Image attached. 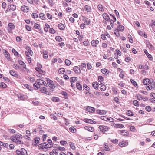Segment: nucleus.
Returning a JSON list of instances; mask_svg holds the SVG:
<instances>
[{
    "instance_id": "obj_8",
    "label": "nucleus",
    "mask_w": 155,
    "mask_h": 155,
    "mask_svg": "<svg viewBox=\"0 0 155 155\" xmlns=\"http://www.w3.org/2000/svg\"><path fill=\"white\" fill-rule=\"evenodd\" d=\"M99 41L97 40H92L91 42V44L93 46L96 47L97 45L99 43Z\"/></svg>"
},
{
    "instance_id": "obj_50",
    "label": "nucleus",
    "mask_w": 155,
    "mask_h": 155,
    "mask_svg": "<svg viewBox=\"0 0 155 155\" xmlns=\"http://www.w3.org/2000/svg\"><path fill=\"white\" fill-rule=\"evenodd\" d=\"M53 147V144H49L48 143H47L46 148H50Z\"/></svg>"
},
{
    "instance_id": "obj_33",
    "label": "nucleus",
    "mask_w": 155,
    "mask_h": 155,
    "mask_svg": "<svg viewBox=\"0 0 155 155\" xmlns=\"http://www.w3.org/2000/svg\"><path fill=\"white\" fill-rule=\"evenodd\" d=\"M117 30L122 31L124 29V26L122 25H119L117 27Z\"/></svg>"
},
{
    "instance_id": "obj_2",
    "label": "nucleus",
    "mask_w": 155,
    "mask_h": 155,
    "mask_svg": "<svg viewBox=\"0 0 155 155\" xmlns=\"http://www.w3.org/2000/svg\"><path fill=\"white\" fill-rule=\"evenodd\" d=\"M149 85L146 86V88L147 90H151L155 88V83L153 79L150 81V82H149Z\"/></svg>"
},
{
    "instance_id": "obj_18",
    "label": "nucleus",
    "mask_w": 155,
    "mask_h": 155,
    "mask_svg": "<svg viewBox=\"0 0 155 155\" xmlns=\"http://www.w3.org/2000/svg\"><path fill=\"white\" fill-rule=\"evenodd\" d=\"M8 8H9L11 10L14 11L16 9V6L15 5H10L8 6Z\"/></svg>"
},
{
    "instance_id": "obj_58",
    "label": "nucleus",
    "mask_w": 155,
    "mask_h": 155,
    "mask_svg": "<svg viewBox=\"0 0 155 155\" xmlns=\"http://www.w3.org/2000/svg\"><path fill=\"white\" fill-rule=\"evenodd\" d=\"M146 55L150 60H152L153 59L152 56L149 53H147Z\"/></svg>"
},
{
    "instance_id": "obj_59",
    "label": "nucleus",
    "mask_w": 155,
    "mask_h": 155,
    "mask_svg": "<svg viewBox=\"0 0 155 155\" xmlns=\"http://www.w3.org/2000/svg\"><path fill=\"white\" fill-rule=\"evenodd\" d=\"M111 141L113 143H114L115 144H117L118 142V140L117 139H115L114 140H111Z\"/></svg>"
},
{
    "instance_id": "obj_63",
    "label": "nucleus",
    "mask_w": 155,
    "mask_h": 155,
    "mask_svg": "<svg viewBox=\"0 0 155 155\" xmlns=\"http://www.w3.org/2000/svg\"><path fill=\"white\" fill-rule=\"evenodd\" d=\"M2 7L3 8L5 9L6 6V4L5 2H3L2 5Z\"/></svg>"
},
{
    "instance_id": "obj_39",
    "label": "nucleus",
    "mask_w": 155,
    "mask_h": 155,
    "mask_svg": "<svg viewBox=\"0 0 155 155\" xmlns=\"http://www.w3.org/2000/svg\"><path fill=\"white\" fill-rule=\"evenodd\" d=\"M65 63L68 66H69L71 64V61L68 59H66L65 61Z\"/></svg>"
},
{
    "instance_id": "obj_27",
    "label": "nucleus",
    "mask_w": 155,
    "mask_h": 155,
    "mask_svg": "<svg viewBox=\"0 0 155 155\" xmlns=\"http://www.w3.org/2000/svg\"><path fill=\"white\" fill-rule=\"evenodd\" d=\"M70 80L71 83L74 82L75 81H77L78 78L75 77L71 78H70Z\"/></svg>"
},
{
    "instance_id": "obj_34",
    "label": "nucleus",
    "mask_w": 155,
    "mask_h": 155,
    "mask_svg": "<svg viewBox=\"0 0 155 155\" xmlns=\"http://www.w3.org/2000/svg\"><path fill=\"white\" fill-rule=\"evenodd\" d=\"M147 47L150 49L152 50L154 48L153 46L151 45L150 43L148 42L147 44Z\"/></svg>"
},
{
    "instance_id": "obj_60",
    "label": "nucleus",
    "mask_w": 155,
    "mask_h": 155,
    "mask_svg": "<svg viewBox=\"0 0 155 155\" xmlns=\"http://www.w3.org/2000/svg\"><path fill=\"white\" fill-rule=\"evenodd\" d=\"M114 34L117 37H119L120 36L119 32L118 31L115 30L114 31Z\"/></svg>"
},
{
    "instance_id": "obj_62",
    "label": "nucleus",
    "mask_w": 155,
    "mask_h": 155,
    "mask_svg": "<svg viewBox=\"0 0 155 155\" xmlns=\"http://www.w3.org/2000/svg\"><path fill=\"white\" fill-rule=\"evenodd\" d=\"M83 87L84 89H86V90L87 91L89 90H90V88L88 87L86 84H84Z\"/></svg>"
},
{
    "instance_id": "obj_12",
    "label": "nucleus",
    "mask_w": 155,
    "mask_h": 155,
    "mask_svg": "<svg viewBox=\"0 0 155 155\" xmlns=\"http://www.w3.org/2000/svg\"><path fill=\"white\" fill-rule=\"evenodd\" d=\"M128 145V143L127 142L125 141H122L119 143V145L120 147H124L126 146H127Z\"/></svg>"
},
{
    "instance_id": "obj_28",
    "label": "nucleus",
    "mask_w": 155,
    "mask_h": 155,
    "mask_svg": "<svg viewBox=\"0 0 155 155\" xmlns=\"http://www.w3.org/2000/svg\"><path fill=\"white\" fill-rule=\"evenodd\" d=\"M47 143H43L41 144H40L39 147H40L42 149H43L45 148H46V145Z\"/></svg>"
},
{
    "instance_id": "obj_37",
    "label": "nucleus",
    "mask_w": 155,
    "mask_h": 155,
    "mask_svg": "<svg viewBox=\"0 0 155 155\" xmlns=\"http://www.w3.org/2000/svg\"><path fill=\"white\" fill-rule=\"evenodd\" d=\"M98 9L101 11H103L104 9L103 8V6L101 4H99L97 6Z\"/></svg>"
},
{
    "instance_id": "obj_17",
    "label": "nucleus",
    "mask_w": 155,
    "mask_h": 155,
    "mask_svg": "<svg viewBox=\"0 0 155 155\" xmlns=\"http://www.w3.org/2000/svg\"><path fill=\"white\" fill-rule=\"evenodd\" d=\"M73 70L76 73H81V70L80 68L77 66H74L73 68Z\"/></svg>"
},
{
    "instance_id": "obj_14",
    "label": "nucleus",
    "mask_w": 155,
    "mask_h": 155,
    "mask_svg": "<svg viewBox=\"0 0 155 155\" xmlns=\"http://www.w3.org/2000/svg\"><path fill=\"white\" fill-rule=\"evenodd\" d=\"M106 111L104 110H97V113L100 115L106 114Z\"/></svg>"
},
{
    "instance_id": "obj_38",
    "label": "nucleus",
    "mask_w": 155,
    "mask_h": 155,
    "mask_svg": "<svg viewBox=\"0 0 155 155\" xmlns=\"http://www.w3.org/2000/svg\"><path fill=\"white\" fill-rule=\"evenodd\" d=\"M45 27L44 28V30L46 32L48 31V29L50 28V26L47 23L45 24Z\"/></svg>"
},
{
    "instance_id": "obj_22",
    "label": "nucleus",
    "mask_w": 155,
    "mask_h": 155,
    "mask_svg": "<svg viewBox=\"0 0 155 155\" xmlns=\"http://www.w3.org/2000/svg\"><path fill=\"white\" fill-rule=\"evenodd\" d=\"M114 126L115 127L120 128H122L124 127V125L120 124H115L114 125Z\"/></svg>"
},
{
    "instance_id": "obj_9",
    "label": "nucleus",
    "mask_w": 155,
    "mask_h": 155,
    "mask_svg": "<svg viewBox=\"0 0 155 155\" xmlns=\"http://www.w3.org/2000/svg\"><path fill=\"white\" fill-rule=\"evenodd\" d=\"M84 129L86 130H87L89 131L93 132L94 131V129L93 127L90 126H86L84 127Z\"/></svg>"
},
{
    "instance_id": "obj_56",
    "label": "nucleus",
    "mask_w": 155,
    "mask_h": 155,
    "mask_svg": "<svg viewBox=\"0 0 155 155\" xmlns=\"http://www.w3.org/2000/svg\"><path fill=\"white\" fill-rule=\"evenodd\" d=\"M100 89L102 91H104L106 89V86H102L100 87Z\"/></svg>"
},
{
    "instance_id": "obj_13",
    "label": "nucleus",
    "mask_w": 155,
    "mask_h": 155,
    "mask_svg": "<svg viewBox=\"0 0 155 155\" xmlns=\"http://www.w3.org/2000/svg\"><path fill=\"white\" fill-rule=\"evenodd\" d=\"M150 81L151 80L149 79H144L143 80V83L144 85L148 86V85H149V82H150Z\"/></svg>"
},
{
    "instance_id": "obj_21",
    "label": "nucleus",
    "mask_w": 155,
    "mask_h": 155,
    "mask_svg": "<svg viewBox=\"0 0 155 155\" xmlns=\"http://www.w3.org/2000/svg\"><path fill=\"white\" fill-rule=\"evenodd\" d=\"M26 49L27 50L28 52L29 53V54L32 56L33 54L31 48L29 47H27Z\"/></svg>"
},
{
    "instance_id": "obj_10",
    "label": "nucleus",
    "mask_w": 155,
    "mask_h": 155,
    "mask_svg": "<svg viewBox=\"0 0 155 155\" xmlns=\"http://www.w3.org/2000/svg\"><path fill=\"white\" fill-rule=\"evenodd\" d=\"M10 74L12 76H14L17 78H18V75L14 71L11 70L9 71Z\"/></svg>"
},
{
    "instance_id": "obj_54",
    "label": "nucleus",
    "mask_w": 155,
    "mask_h": 155,
    "mask_svg": "<svg viewBox=\"0 0 155 155\" xmlns=\"http://www.w3.org/2000/svg\"><path fill=\"white\" fill-rule=\"evenodd\" d=\"M146 110L147 111L150 112L151 110V107L150 106H147L146 107Z\"/></svg>"
},
{
    "instance_id": "obj_5",
    "label": "nucleus",
    "mask_w": 155,
    "mask_h": 155,
    "mask_svg": "<svg viewBox=\"0 0 155 155\" xmlns=\"http://www.w3.org/2000/svg\"><path fill=\"white\" fill-rule=\"evenodd\" d=\"M84 108H85L84 109L85 110L87 111L90 113H93L94 112L95 110V109L94 108L89 106H87L84 107Z\"/></svg>"
},
{
    "instance_id": "obj_42",
    "label": "nucleus",
    "mask_w": 155,
    "mask_h": 155,
    "mask_svg": "<svg viewBox=\"0 0 155 155\" xmlns=\"http://www.w3.org/2000/svg\"><path fill=\"white\" fill-rule=\"evenodd\" d=\"M56 40L59 42H61L62 41V38L60 37L57 36L55 37Z\"/></svg>"
},
{
    "instance_id": "obj_25",
    "label": "nucleus",
    "mask_w": 155,
    "mask_h": 155,
    "mask_svg": "<svg viewBox=\"0 0 155 155\" xmlns=\"http://www.w3.org/2000/svg\"><path fill=\"white\" fill-rule=\"evenodd\" d=\"M92 85L93 87L96 90H97L98 89L99 85L97 82L93 83H92Z\"/></svg>"
},
{
    "instance_id": "obj_7",
    "label": "nucleus",
    "mask_w": 155,
    "mask_h": 155,
    "mask_svg": "<svg viewBox=\"0 0 155 155\" xmlns=\"http://www.w3.org/2000/svg\"><path fill=\"white\" fill-rule=\"evenodd\" d=\"M21 9L22 11L26 12H28L29 10L28 7L25 5L21 6Z\"/></svg>"
},
{
    "instance_id": "obj_49",
    "label": "nucleus",
    "mask_w": 155,
    "mask_h": 155,
    "mask_svg": "<svg viewBox=\"0 0 155 155\" xmlns=\"http://www.w3.org/2000/svg\"><path fill=\"white\" fill-rule=\"evenodd\" d=\"M39 15L40 18L42 20H44L45 19V18L44 17L45 15L44 14L41 13L39 14Z\"/></svg>"
},
{
    "instance_id": "obj_35",
    "label": "nucleus",
    "mask_w": 155,
    "mask_h": 155,
    "mask_svg": "<svg viewBox=\"0 0 155 155\" xmlns=\"http://www.w3.org/2000/svg\"><path fill=\"white\" fill-rule=\"evenodd\" d=\"M12 52L14 53V54L15 55L17 56L18 57L19 56V53L15 50L14 49H12Z\"/></svg>"
},
{
    "instance_id": "obj_45",
    "label": "nucleus",
    "mask_w": 155,
    "mask_h": 155,
    "mask_svg": "<svg viewBox=\"0 0 155 155\" xmlns=\"http://www.w3.org/2000/svg\"><path fill=\"white\" fill-rule=\"evenodd\" d=\"M40 138L39 137H36L35 139V142L36 144H38L39 143V140H40Z\"/></svg>"
},
{
    "instance_id": "obj_3",
    "label": "nucleus",
    "mask_w": 155,
    "mask_h": 155,
    "mask_svg": "<svg viewBox=\"0 0 155 155\" xmlns=\"http://www.w3.org/2000/svg\"><path fill=\"white\" fill-rule=\"evenodd\" d=\"M98 128L99 131L103 133H105L109 130V127L106 126L100 125L99 127Z\"/></svg>"
},
{
    "instance_id": "obj_44",
    "label": "nucleus",
    "mask_w": 155,
    "mask_h": 155,
    "mask_svg": "<svg viewBox=\"0 0 155 155\" xmlns=\"http://www.w3.org/2000/svg\"><path fill=\"white\" fill-rule=\"evenodd\" d=\"M24 87L28 89L31 90V89H32V87H31L30 85L28 84H24Z\"/></svg>"
},
{
    "instance_id": "obj_16",
    "label": "nucleus",
    "mask_w": 155,
    "mask_h": 155,
    "mask_svg": "<svg viewBox=\"0 0 155 155\" xmlns=\"http://www.w3.org/2000/svg\"><path fill=\"white\" fill-rule=\"evenodd\" d=\"M103 18L106 21H108L110 19L108 15L106 13H104L102 15Z\"/></svg>"
},
{
    "instance_id": "obj_47",
    "label": "nucleus",
    "mask_w": 155,
    "mask_h": 155,
    "mask_svg": "<svg viewBox=\"0 0 155 155\" xmlns=\"http://www.w3.org/2000/svg\"><path fill=\"white\" fill-rule=\"evenodd\" d=\"M127 114L130 116H133L134 114H133V113L130 110H128L127 112Z\"/></svg>"
},
{
    "instance_id": "obj_64",
    "label": "nucleus",
    "mask_w": 155,
    "mask_h": 155,
    "mask_svg": "<svg viewBox=\"0 0 155 155\" xmlns=\"http://www.w3.org/2000/svg\"><path fill=\"white\" fill-rule=\"evenodd\" d=\"M98 80L100 81H103L104 80L103 77L101 76H99L98 77Z\"/></svg>"
},
{
    "instance_id": "obj_32",
    "label": "nucleus",
    "mask_w": 155,
    "mask_h": 155,
    "mask_svg": "<svg viewBox=\"0 0 155 155\" xmlns=\"http://www.w3.org/2000/svg\"><path fill=\"white\" fill-rule=\"evenodd\" d=\"M76 87L79 90H81L82 89V86L80 84L79 82H77L76 83Z\"/></svg>"
},
{
    "instance_id": "obj_20",
    "label": "nucleus",
    "mask_w": 155,
    "mask_h": 155,
    "mask_svg": "<svg viewBox=\"0 0 155 155\" xmlns=\"http://www.w3.org/2000/svg\"><path fill=\"white\" fill-rule=\"evenodd\" d=\"M101 72L104 74H107L109 73V71L105 68L102 69L101 70Z\"/></svg>"
},
{
    "instance_id": "obj_43",
    "label": "nucleus",
    "mask_w": 155,
    "mask_h": 155,
    "mask_svg": "<svg viewBox=\"0 0 155 155\" xmlns=\"http://www.w3.org/2000/svg\"><path fill=\"white\" fill-rule=\"evenodd\" d=\"M52 100L53 101L58 102L59 101V98L57 97H54L52 98Z\"/></svg>"
},
{
    "instance_id": "obj_26",
    "label": "nucleus",
    "mask_w": 155,
    "mask_h": 155,
    "mask_svg": "<svg viewBox=\"0 0 155 155\" xmlns=\"http://www.w3.org/2000/svg\"><path fill=\"white\" fill-rule=\"evenodd\" d=\"M84 8L86 11L88 12H91V7L87 5H85Z\"/></svg>"
},
{
    "instance_id": "obj_1",
    "label": "nucleus",
    "mask_w": 155,
    "mask_h": 155,
    "mask_svg": "<svg viewBox=\"0 0 155 155\" xmlns=\"http://www.w3.org/2000/svg\"><path fill=\"white\" fill-rule=\"evenodd\" d=\"M22 138V135L20 134H17L14 136L11 137V140L13 142L19 144H23V142L21 140Z\"/></svg>"
},
{
    "instance_id": "obj_51",
    "label": "nucleus",
    "mask_w": 155,
    "mask_h": 155,
    "mask_svg": "<svg viewBox=\"0 0 155 155\" xmlns=\"http://www.w3.org/2000/svg\"><path fill=\"white\" fill-rule=\"evenodd\" d=\"M69 130L72 133H74L76 129L74 127H72L69 128Z\"/></svg>"
},
{
    "instance_id": "obj_31",
    "label": "nucleus",
    "mask_w": 155,
    "mask_h": 155,
    "mask_svg": "<svg viewBox=\"0 0 155 155\" xmlns=\"http://www.w3.org/2000/svg\"><path fill=\"white\" fill-rule=\"evenodd\" d=\"M65 71V69L64 68H60L59 70V72L60 74H63Z\"/></svg>"
},
{
    "instance_id": "obj_11",
    "label": "nucleus",
    "mask_w": 155,
    "mask_h": 155,
    "mask_svg": "<svg viewBox=\"0 0 155 155\" xmlns=\"http://www.w3.org/2000/svg\"><path fill=\"white\" fill-rule=\"evenodd\" d=\"M40 91L41 93L45 94H48V91H47V89L45 87H40Z\"/></svg>"
},
{
    "instance_id": "obj_19",
    "label": "nucleus",
    "mask_w": 155,
    "mask_h": 155,
    "mask_svg": "<svg viewBox=\"0 0 155 155\" xmlns=\"http://www.w3.org/2000/svg\"><path fill=\"white\" fill-rule=\"evenodd\" d=\"M8 26L10 28V31L13 30L15 28V25L12 23H10L8 24Z\"/></svg>"
},
{
    "instance_id": "obj_24",
    "label": "nucleus",
    "mask_w": 155,
    "mask_h": 155,
    "mask_svg": "<svg viewBox=\"0 0 155 155\" xmlns=\"http://www.w3.org/2000/svg\"><path fill=\"white\" fill-rule=\"evenodd\" d=\"M21 155H27V151L26 150L23 148L21 149Z\"/></svg>"
},
{
    "instance_id": "obj_52",
    "label": "nucleus",
    "mask_w": 155,
    "mask_h": 155,
    "mask_svg": "<svg viewBox=\"0 0 155 155\" xmlns=\"http://www.w3.org/2000/svg\"><path fill=\"white\" fill-rule=\"evenodd\" d=\"M49 32L51 34H54L55 32V31L53 28H51L49 29Z\"/></svg>"
},
{
    "instance_id": "obj_55",
    "label": "nucleus",
    "mask_w": 155,
    "mask_h": 155,
    "mask_svg": "<svg viewBox=\"0 0 155 155\" xmlns=\"http://www.w3.org/2000/svg\"><path fill=\"white\" fill-rule=\"evenodd\" d=\"M25 26L26 29L28 31H30L31 30V28L30 26L27 25H25Z\"/></svg>"
},
{
    "instance_id": "obj_36",
    "label": "nucleus",
    "mask_w": 155,
    "mask_h": 155,
    "mask_svg": "<svg viewBox=\"0 0 155 155\" xmlns=\"http://www.w3.org/2000/svg\"><path fill=\"white\" fill-rule=\"evenodd\" d=\"M136 96L137 97V99L139 100H141L143 99V97L139 94H137Z\"/></svg>"
},
{
    "instance_id": "obj_15",
    "label": "nucleus",
    "mask_w": 155,
    "mask_h": 155,
    "mask_svg": "<svg viewBox=\"0 0 155 155\" xmlns=\"http://www.w3.org/2000/svg\"><path fill=\"white\" fill-rule=\"evenodd\" d=\"M34 28L35 29H38L39 31L40 32L42 31V30L40 25L38 24L35 23L34 25Z\"/></svg>"
},
{
    "instance_id": "obj_41",
    "label": "nucleus",
    "mask_w": 155,
    "mask_h": 155,
    "mask_svg": "<svg viewBox=\"0 0 155 155\" xmlns=\"http://www.w3.org/2000/svg\"><path fill=\"white\" fill-rule=\"evenodd\" d=\"M69 144L73 150H75V147L74 144L71 142H69Z\"/></svg>"
},
{
    "instance_id": "obj_48",
    "label": "nucleus",
    "mask_w": 155,
    "mask_h": 155,
    "mask_svg": "<svg viewBox=\"0 0 155 155\" xmlns=\"http://www.w3.org/2000/svg\"><path fill=\"white\" fill-rule=\"evenodd\" d=\"M130 81V82L134 86L136 87L137 85V83L134 81L132 79H131Z\"/></svg>"
},
{
    "instance_id": "obj_23",
    "label": "nucleus",
    "mask_w": 155,
    "mask_h": 155,
    "mask_svg": "<svg viewBox=\"0 0 155 155\" xmlns=\"http://www.w3.org/2000/svg\"><path fill=\"white\" fill-rule=\"evenodd\" d=\"M4 55L5 57L8 60H10V56L8 52L6 51L5 50L4 53Z\"/></svg>"
},
{
    "instance_id": "obj_40",
    "label": "nucleus",
    "mask_w": 155,
    "mask_h": 155,
    "mask_svg": "<svg viewBox=\"0 0 155 155\" xmlns=\"http://www.w3.org/2000/svg\"><path fill=\"white\" fill-rule=\"evenodd\" d=\"M133 104L135 106H139V104H138V102L136 100H134L133 101Z\"/></svg>"
},
{
    "instance_id": "obj_57",
    "label": "nucleus",
    "mask_w": 155,
    "mask_h": 155,
    "mask_svg": "<svg viewBox=\"0 0 155 155\" xmlns=\"http://www.w3.org/2000/svg\"><path fill=\"white\" fill-rule=\"evenodd\" d=\"M88 123H90L91 124H95L96 122L95 121L91 119H89V120H88Z\"/></svg>"
},
{
    "instance_id": "obj_4",
    "label": "nucleus",
    "mask_w": 155,
    "mask_h": 155,
    "mask_svg": "<svg viewBox=\"0 0 155 155\" xmlns=\"http://www.w3.org/2000/svg\"><path fill=\"white\" fill-rule=\"evenodd\" d=\"M46 81L47 82V84L49 86V87L52 89H54L55 87H57L56 86H55L52 81L49 78H46Z\"/></svg>"
},
{
    "instance_id": "obj_29",
    "label": "nucleus",
    "mask_w": 155,
    "mask_h": 155,
    "mask_svg": "<svg viewBox=\"0 0 155 155\" xmlns=\"http://www.w3.org/2000/svg\"><path fill=\"white\" fill-rule=\"evenodd\" d=\"M58 27L59 29L60 30H63L65 28L64 25L62 23H60L58 25Z\"/></svg>"
},
{
    "instance_id": "obj_53",
    "label": "nucleus",
    "mask_w": 155,
    "mask_h": 155,
    "mask_svg": "<svg viewBox=\"0 0 155 155\" xmlns=\"http://www.w3.org/2000/svg\"><path fill=\"white\" fill-rule=\"evenodd\" d=\"M32 16L33 18H36L38 17V14L36 13H33L32 14Z\"/></svg>"
},
{
    "instance_id": "obj_6",
    "label": "nucleus",
    "mask_w": 155,
    "mask_h": 155,
    "mask_svg": "<svg viewBox=\"0 0 155 155\" xmlns=\"http://www.w3.org/2000/svg\"><path fill=\"white\" fill-rule=\"evenodd\" d=\"M36 82L38 83V84H40V85H41L46 86L47 85V84L45 81L41 79H37Z\"/></svg>"
},
{
    "instance_id": "obj_30",
    "label": "nucleus",
    "mask_w": 155,
    "mask_h": 155,
    "mask_svg": "<svg viewBox=\"0 0 155 155\" xmlns=\"http://www.w3.org/2000/svg\"><path fill=\"white\" fill-rule=\"evenodd\" d=\"M33 85L34 87H35L36 88V89H38L40 88V84H38V83L37 82H36L35 83L33 84Z\"/></svg>"
},
{
    "instance_id": "obj_46",
    "label": "nucleus",
    "mask_w": 155,
    "mask_h": 155,
    "mask_svg": "<svg viewBox=\"0 0 155 155\" xmlns=\"http://www.w3.org/2000/svg\"><path fill=\"white\" fill-rule=\"evenodd\" d=\"M0 86L2 87V88H5L6 87V85L3 82H1L0 83Z\"/></svg>"
},
{
    "instance_id": "obj_61",
    "label": "nucleus",
    "mask_w": 155,
    "mask_h": 155,
    "mask_svg": "<svg viewBox=\"0 0 155 155\" xmlns=\"http://www.w3.org/2000/svg\"><path fill=\"white\" fill-rule=\"evenodd\" d=\"M130 130L134 132L135 131V127L134 126H130Z\"/></svg>"
}]
</instances>
